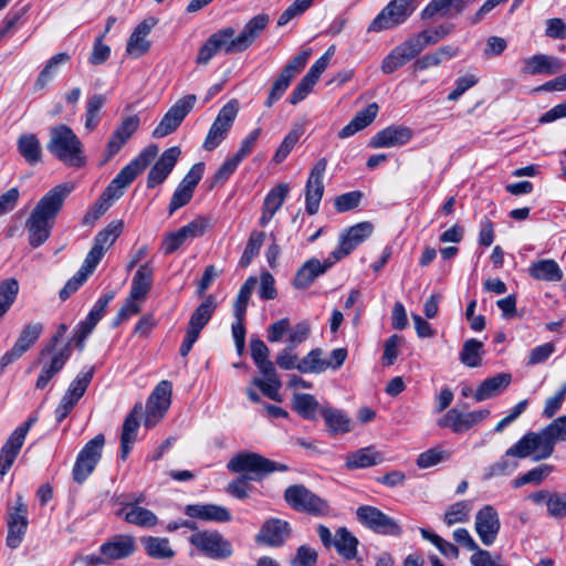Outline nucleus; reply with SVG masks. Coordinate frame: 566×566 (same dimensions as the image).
I'll return each instance as SVG.
<instances>
[{
    "mask_svg": "<svg viewBox=\"0 0 566 566\" xmlns=\"http://www.w3.org/2000/svg\"><path fill=\"white\" fill-rule=\"evenodd\" d=\"M143 413L142 403H136L124 420L120 434V458L126 460L137 438L138 417Z\"/></svg>",
    "mask_w": 566,
    "mask_h": 566,
    "instance_id": "31",
    "label": "nucleus"
},
{
    "mask_svg": "<svg viewBox=\"0 0 566 566\" xmlns=\"http://www.w3.org/2000/svg\"><path fill=\"white\" fill-rule=\"evenodd\" d=\"M70 353H65L63 349H53L48 355L40 353L39 361L42 365L41 373L36 380V388L43 389L51 378L57 374L65 365Z\"/></svg>",
    "mask_w": 566,
    "mask_h": 566,
    "instance_id": "29",
    "label": "nucleus"
},
{
    "mask_svg": "<svg viewBox=\"0 0 566 566\" xmlns=\"http://www.w3.org/2000/svg\"><path fill=\"white\" fill-rule=\"evenodd\" d=\"M412 130L407 126L390 125L377 132L368 146L374 149L403 146L412 138Z\"/></svg>",
    "mask_w": 566,
    "mask_h": 566,
    "instance_id": "22",
    "label": "nucleus"
},
{
    "mask_svg": "<svg viewBox=\"0 0 566 566\" xmlns=\"http://www.w3.org/2000/svg\"><path fill=\"white\" fill-rule=\"evenodd\" d=\"M490 416V410L481 409L470 412H461L457 408H452L438 420V426L441 428H449L454 433H463L475 424L482 422Z\"/></svg>",
    "mask_w": 566,
    "mask_h": 566,
    "instance_id": "14",
    "label": "nucleus"
},
{
    "mask_svg": "<svg viewBox=\"0 0 566 566\" xmlns=\"http://www.w3.org/2000/svg\"><path fill=\"white\" fill-rule=\"evenodd\" d=\"M69 193L67 185H59L36 202L24 223L28 241L32 248H39L48 241Z\"/></svg>",
    "mask_w": 566,
    "mask_h": 566,
    "instance_id": "3",
    "label": "nucleus"
},
{
    "mask_svg": "<svg viewBox=\"0 0 566 566\" xmlns=\"http://www.w3.org/2000/svg\"><path fill=\"white\" fill-rule=\"evenodd\" d=\"M565 67L562 59L548 54H535L523 60L521 73L524 75L560 73Z\"/></svg>",
    "mask_w": 566,
    "mask_h": 566,
    "instance_id": "24",
    "label": "nucleus"
},
{
    "mask_svg": "<svg viewBox=\"0 0 566 566\" xmlns=\"http://www.w3.org/2000/svg\"><path fill=\"white\" fill-rule=\"evenodd\" d=\"M229 471L245 473L228 485V492L237 499L248 497V480L260 481L272 472L286 471L285 464L274 462L255 452H241L234 455L227 464Z\"/></svg>",
    "mask_w": 566,
    "mask_h": 566,
    "instance_id": "4",
    "label": "nucleus"
},
{
    "mask_svg": "<svg viewBox=\"0 0 566 566\" xmlns=\"http://www.w3.org/2000/svg\"><path fill=\"white\" fill-rule=\"evenodd\" d=\"M24 441L19 434H10L6 443L0 449V475H6L13 465L19 455Z\"/></svg>",
    "mask_w": 566,
    "mask_h": 566,
    "instance_id": "43",
    "label": "nucleus"
},
{
    "mask_svg": "<svg viewBox=\"0 0 566 566\" xmlns=\"http://www.w3.org/2000/svg\"><path fill=\"white\" fill-rule=\"evenodd\" d=\"M303 134L304 127L302 125H295L287 133V135L282 140L281 145L276 149L273 156V161L275 164H281L283 160H285Z\"/></svg>",
    "mask_w": 566,
    "mask_h": 566,
    "instance_id": "51",
    "label": "nucleus"
},
{
    "mask_svg": "<svg viewBox=\"0 0 566 566\" xmlns=\"http://www.w3.org/2000/svg\"><path fill=\"white\" fill-rule=\"evenodd\" d=\"M528 274L538 281L558 282L563 279L560 266L552 259L533 262L528 268Z\"/></svg>",
    "mask_w": 566,
    "mask_h": 566,
    "instance_id": "39",
    "label": "nucleus"
},
{
    "mask_svg": "<svg viewBox=\"0 0 566 566\" xmlns=\"http://www.w3.org/2000/svg\"><path fill=\"white\" fill-rule=\"evenodd\" d=\"M334 263V260H326L322 263L315 258L310 259L296 272L293 281L294 287L298 290L308 287L316 277L323 275Z\"/></svg>",
    "mask_w": 566,
    "mask_h": 566,
    "instance_id": "32",
    "label": "nucleus"
},
{
    "mask_svg": "<svg viewBox=\"0 0 566 566\" xmlns=\"http://www.w3.org/2000/svg\"><path fill=\"white\" fill-rule=\"evenodd\" d=\"M378 109L379 107L376 103L367 105L364 109L359 111L355 115V117L338 132V137L342 139L348 138L356 134L357 132L367 127L376 118Z\"/></svg>",
    "mask_w": 566,
    "mask_h": 566,
    "instance_id": "38",
    "label": "nucleus"
},
{
    "mask_svg": "<svg viewBox=\"0 0 566 566\" xmlns=\"http://www.w3.org/2000/svg\"><path fill=\"white\" fill-rule=\"evenodd\" d=\"M317 552L308 545H301L291 560L292 566H315L317 563Z\"/></svg>",
    "mask_w": 566,
    "mask_h": 566,
    "instance_id": "64",
    "label": "nucleus"
},
{
    "mask_svg": "<svg viewBox=\"0 0 566 566\" xmlns=\"http://www.w3.org/2000/svg\"><path fill=\"white\" fill-rule=\"evenodd\" d=\"M144 545L146 553L153 558L167 559L175 555L167 538L148 536L144 538Z\"/></svg>",
    "mask_w": 566,
    "mask_h": 566,
    "instance_id": "49",
    "label": "nucleus"
},
{
    "mask_svg": "<svg viewBox=\"0 0 566 566\" xmlns=\"http://www.w3.org/2000/svg\"><path fill=\"white\" fill-rule=\"evenodd\" d=\"M269 22L270 17L265 13H260L247 22L242 31L238 34V42L242 44L244 50L260 36Z\"/></svg>",
    "mask_w": 566,
    "mask_h": 566,
    "instance_id": "42",
    "label": "nucleus"
},
{
    "mask_svg": "<svg viewBox=\"0 0 566 566\" xmlns=\"http://www.w3.org/2000/svg\"><path fill=\"white\" fill-rule=\"evenodd\" d=\"M189 542L203 555L212 559H226L233 553L231 543L218 531H199L190 535Z\"/></svg>",
    "mask_w": 566,
    "mask_h": 566,
    "instance_id": "8",
    "label": "nucleus"
},
{
    "mask_svg": "<svg viewBox=\"0 0 566 566\" xmlns=\"http://www.w3.org/2000/svg\"><path fill=\"white\" fill-rule=\"evenodd\" d=\"M470 504L467 501H460L449 506L444 513V523L449 526L463 523L469 520Z\"/></svg>",
    "mask_w": 566,
    "mask_h": 566,
    "instance_id": "61",
    "label": "nucleus"
},
{
    "mask_svg": "<svg viewBox=\"0 0 566 566\" xmlns=\"http://www.w3.org/2000/svg\"><path fill=\"white\" fill-rule=\"evenodd\" d=\"M566 441V416L553 420L538 432H527L517 442L510 447L503 457L489 467L486 478L501 476L511 473L517 468V462L511 458L525 459L532 457L534 461L549 458L557 441Z\"/></svg>",
    "mask_w": 566,
    "mask_h": 566,
    "instance_id": "1",
    "label": "nucleus"
},
{
    "mask_svg": "<svg viewBox=\"0 0 566 566\" xmlns=\"http://www.w3.org/2000/svg\"><path fill=\"white\" fill-rule=\"evenodd\" d=\"M171 384L168 380H161L150 394L147 406L163 407L168 409L170 406Z\"/></svg>",
    "mask_w": 566,
    "mask_h": 566,
    "instance_id": "59",
    "label": "nucleus"
},
{
    "mask_svg": "<svg viewBox=\"0 0 566 566\" xmlns=\"http://www.w3.org/2000/svg\"><path fill=\"white\" fill-rule=\"evenodd\" d=\"M384 461V454L374 446H368L347 453L345 467L347 470L367 469L381 464Z\"/></svg>",
    "mask_w": 566,
    "mask_h": 566,
    "instance_id": "33",
    "label": "nucleus"
},
{
    "mask_svg": "<svg viewBox=\"0 0 566 566\" xmlns=\"http://www.w3.org/2000/svg\"><path fill=\"white\" fill-rule=\"evenodd\" d=\"M94 373H95V366L90 365V366H85L77 374L75 381L73 384V405L84 396L88 385L92 381Z\"/></svg>",
    "mask_w": 566,
    "mask_h": 566,
    "instance_id": "62",
    "label": "nucleus"
},
{
    "mask_svg": "<svg viewBox=\"0 0 566 566\" xmlns=\"http://www.w3.org/2000/svg\"><path fill=\"white\" fill-rule=\"evenodd\" d=\"M256 277L250 276L240 287L239 294L233 305V315L235 318H245V312L249 304V300L256 285Z\"/></svg>",
    "mask_w": 566,
    "mask_h": 566,
    "instance_id": "52",
    "label": "nucleus"
},
{
    "mask_svg": "<svg viewBox=\"0 0 566 566\" xmlns=\"http://www.w3.org/2000/svg\"><path fill=\"white\" fill-rule=\"evenodd\" d=\"M19 293V282L13 279H6L0 282V318L9 311Z\"/></svg>",
    "mask_w": 566,
    "mask_h": 566,
    "instance_id": "53",
    "label": "nucleus"
},
{
    "mask_svg": "<svg viewBox=\"0 0 566 566\" xmlns=\"http://www.w3.org/2000/svg\"><path fill=\"white\" fill-rule=\"evenodd\" d=\"M327 167L326 158H321L312 168L305 186V209L311 216L318 211L324 195L323 177Z\"/></svg>",
    "mask_w": 566,
    "mask_h": 566,
    "instance_id": "16",
    "label": "nucleus"
},
{
    "mask_svg": "<svg viewBox=\"0 0 566 566\" xmlns=\"http://www.w3.org/2000/svg\"><path fill=\"white\" fill-rule=\"evenodd\" d=\"M48 150L65 164L71 163V128L60 124L50 128V139L46 144Z\"/></svg>",
    "mask_w": 566,
    "mask_h": 566,
    "instance_id": "27",
    "label": "nucleus"
},
{
    "mask_svg": "<svg viewBox=\"0 0 566 566\" xmlns=\"http://www.w3.org/2000/svg\"><path fill=\"white\" fill-rule=\"evenodd\" d=\"M28 525V506L22 495L18 494L15 504L8 510V534L6 538L8 547L14 549L20 546L27 533Z\"/></svg>",
    "mask_w": 566,
    "mask_h": 566,
    "instance_id": "12",
    "label": "nucleus"
},
{
    "mask_svg": "<svg viewBox=\"0 0 566 566\" xmlns=\"http://www.w3.org/2000/svg\"><path fill=\"white\" fill-rule=\"evenodd\" d=\"M115 294L114 292H108L101 296L90 311L87 317L80 322L77 326V332L75 335H73V340H75L76 347L80 350L84 349V342L87 338L88 335L92 334L97 323L102 319L104 316L105 310L108 306V304L113 301Z\"/></svg>",
    "mask_w": 566,
    "mask_h": 566,
    "instance_id": "17",
    "label": "nucleus"
},
{
    "mask_svg": "<svg viewBox=\"0 0 566 566\" xmlns=\"http://www.w3.org/2000/svg\"><path fill=\"white\" fill-rule=\"evenodd\" d=\"M293 409L304 419L313 420L318 408V401L310 394H295L292 400Z\"/></svg>",
    "mask_w": 566,
    "mask_h": 566,
    "instance_id": "50",
    "label": "nucleus"
},
{
    "mask_svg": "<svg viewBox=\"0 0 566 566\" xmlns=\"http://www.w3.org/2000/svg\"><path fill=\"white\" fill-rule=\"evenodd\" d=\"M208 224V219L198 217L188 224L181 227L179 230L166 234L161 245L164 253L171 254L187 240H192L203 235Z\"/></svg>",
    "mask_w": 566,
    "mask_h": 566,
    "instance_id": "15",
    "label": "nucleus"
},
{
    "mask_svg": "<svg viewBox=\"0 0 566 566\" xmlns=\"http://www.w3.org/2000/svg\"><path fill=\"white\" fill-rule=\"evenodd\" d=\"M357 520L371 531L382 534L398 536L402 530L399 524L386 515L379 509L370 505H361L356 511Z\"/></svg>",
    "mask_w": 566,
    "mask_h": 566,
    "instance_id": "13",
    "label": "nucleus"
},
{
    "mask_svg": "<svg viewBox=\"0 0 566 566\" xmlns=\"http://www.w3.org/2000/svg\"><path fill=\"white\" fill-rule=\"evenodd\" d=\"M512 376L510 374H497L494 377L486 378L483 380L473 397L475 401H484L500 395L511 384Z\"/></svg>",
    "mask_w": 566,
    "mask_h": 566,
    "instance_id": "37",
    "label": "nucleus"
},
{
    "mask_svg": "<svg viewBox=\"0 0 566 566\" xmlns=\"http://www.w3.org/2000/svg\"><path fill=\"white\" fill-rule=\"evenodd\" d=\"M453 24L444 23L433 29L423 30L415 36L420 42L422 50H424L427 46L436 44L449 35L453 31Z\"/></svg>",
    "mask_w": 566,
    "mask_h": 566,
    "instance_id": "54",
    "label": "nucleus"
},
{
    "mask_svg": "<svg viewBox=\"0 0 566 566\" xmlns=\"http://www.w3.org/2000/svg\"><path fill=\"white\" fill-rule=\"evenodd\" d=\"M291 532L292 528L287 521L272 517L262 524L255 541L271 547H279L290 537Z\"/></svg>",
    "mask_w": 566,
    "mask_h": 566,
    "instance_id": "21",
    "label": "nucleus"
},
{
    "mask_svg": "<svg viewBox=\"0 0 566 566\" xmlns=\"http://www.w3.org/2000/svg\"><path fill=\"white\" fill-rule=\"evenodd\" d=\"M157 23V18L148 17L134 29L127 41V54L132 55L133 57H140L149 51L150 42L147 40V35Z\"/></svg>",
    "mask_w": 566,
    "mask_h": 566,
    "instance_id": "28",
    "label": "nucleus"
},
{
    "mask_svg": "<svg viewBox=\"0 0 566 566\" xmlns=\"http://www.w3.org/2000/svg\"><path fill=\"white\" fill-rule=\"evenodd\" d=\"M158 155V146L149 145L126 165L109 182L98 200L88 208L82 224L93 227L95 222L119 199L124 190L143 172Z\"/></svg>",
    "mask_w": 566,
    "mask_h": 566,
    "instance_id": "2",
    "label": "nucleus"
},
{
    "mask_svg": "<svg viewBox=\"0 0 566 566\" xmlns=\"http://www.w3.org/2000/svg\"><path fill=\"white\" fill-rule=\"evenodd\" d=\"M482 353L483 343L475 338H470L463 344L462 350L460 352V360L468 367H479L482 363Z\"/></svg>",
    "mask_w": 566,
    "mask_h": 566,
    "instance_id": "47",
    "label": "nucleus"
},
{
    "mask_svg": "<svg viewBox=\"0 0 566 566\" xmlns=\"http://www.w3.org/2000/svg\"><path fill=\"white\" fill-rule=\"evenodd\" d=\"M450 455L451 453L449 451H446L440 447L431 448L421 452L418 455L416 463L420 469H428L448 460Z\"/></svg>",
    "mask_w": 566,
    "mask_h": 566,
    "instance_id": "58",
    "label": "nucleus"
},
{
    "mask_svg": "<svg viewBox=\"0 0 566 566\" xmlns=\"http://www.w3.org/2000/svg\"><path fill=\"white\" fill-rule=\"evenodd\" d=\"M124 223L122 220H113L94 237L93 245L86 254L81 268L73 275V292L80 289L94 273L105 253L122 234Z\"/></svg>",
    "mask_w": 566,
    "mask_h": 566,
    "instance_id": "5",
    "label": "nucleus"
},
{
    "mask_svg": "<svg viewBox=\"0 0 566 566\" xmlns=\"http://www.w3.org/2000/svg\"><path fill=\"white\" fill-rule=\"evenodd\" d=\"M104 104L105 97L103 95L95 94L88 98L85 114V128L87 130H93L97 127L99 123V111Z\"/></svg>",
    "mask_w": 566,
    "mask_h": 566,
    "instance_id": "56",
    "label": "nucleus"
},
{
    "mask_svg": "<svg viewBox=\"0 0 566 566\" xmlns=\"http://www.w3.org/2000/svg\"><path fill=\"white\" fill-rule=\"evenodd\" d=\"M233 28H224L210 35L211 44L216 45L218 52L224 51L227 54H233L244 51L242 44L238 42V35L234 38Z\"/></svg>",
    "mask_w": 566,
    "mask_h": 566,
    "instance_id": "44",
    "label": "nucleus"
},
{
    "mask_svg": "<svg viewBox=\"0 0 566 566\" xmlns=\"http://www.w3.org/2000/svg\"><path fill=\"white\" fill-rule=\"evenodd\" d=\"M500 528V517L492 505H484L476 512L474 530L485 546H491L495 542Z\"/></svg>",
    "mask_w": 566,
    "mask_h": 566,
    "instance_id": "19",
    "label": "nucleus"
},
{
    "mask_svg": "<svg viewBox=\"0 0 566 566\" xmlns=\"http://www.w3.org/2000/svg\"><path fill=\"white\" fill-rule=\"evenodd\" d=\"M180 154V148L177 146L170 147L161 154L148 172L147 188H155L167 179L176 166Z\"/></svg>",
    "mask_w": 566,
    "mask_h": 566,
    "instance_id": "25",
    "label": "nucleus"
},
{
    "mask_svg": "<svg viewBox=\"0 0 566 566\" xmlns=\"http://www.w3.org/2000/svg\"><path fill=\"white\" fill-rule=\"evenodd\" d=\"M135 539L130 535H115L109 541L102 544L101 556L97 563L107 564L113 560L126 558L135 552Z\"/></svg>",
    "mask_w": 566,
    "mask_h": 566,
    "instance_id": "20",
    "label": "nucleus"
},
{
    "mask_svg": "<svg viewBox=\"0 0 566 566\" xmlns=\"http://www.w3.org/2000/svg\"><path fill=\"white\" fill-rule=\"evenodd\" d=\"M115 515L139 527H153L158 523V517L153 511L136 503H122Z\"/></svg>",
    "mask_w": 566,
    "mask_h": 566,
    "instance_id": "30",
    "label": "nucleus"
},
{
    "mask_svg": "<svg viewBox=\"0 0 566 566\" xmlns=\"http://www.w3.org/2000/svg\"><path fill=\"white\" fill-rule=\"evenodd\" d=\"M470 563L472 566H510L503 562L501 555L493 556L491 552L482 548L471 555Z\"/></svg>",
    "mask_w": 566,
    "mask_h": 566,
    "instance_id": "63",
    "label": "nucleus"
},
{
    "mask_svg": "<svg viewBox=\"0 0 566 566\" xmlns=\"http://www.w3.org/2000/svg\"><path fill=\"white\" fill-rule=\"evenodd\" d=\"M69 325L66 323H61L55 333L50 338L49 343L42 349V355H48L53 349H63L65 353H69V346L71 344V338L67 336Z\"/></svg>",
    "mask_w": 566,
    "mask_h": 566,
    "instance_id": "57",
    "label": "nucleus"
},
{
    "mask_svg": "<svg viewBox=\"0 0 566 566\" xmlns=\"http://www.w3.org/2000/svg\"><path fill=\"white\" fill-rule=\"evenodd\" d=\"M239 112V102L229 101L218 113L212 123L202 147L211 151L216 149L228 136Z\"/></svg>",
    "mask_w": 566,
    "mask_h": 566,
    "instance_id": "9",
    "label": "nucleus"
},
{
    "mask_svg": "<svg viewBox=\"0 0 566 566\" xmlns=\"http://www.w3.org/2000/svg\"><path fill=\"white\" fill-rule=\"evenodd\" d=\"M321 416L331 436L346 434L353 430V420L345 410L323 407Z\"/></svg>",
    "mask_w": 566,
    "mask_h": 566,
    "instance_id": "34",
    "label": "nucleus"
},
{
    "mask_svg": "<svg viewBox=\"0 0 566 566\" xmlns=\"http://www.w3.org/2000/svg\"><path fill=\"white\" fill-rule=\"evenodd\" d=\"M189 517L218 523L230 522L232 516L230 511L217 504H189L185 509Z\"/></svg>",
    "mask_w": 566,
    "mask_h": 566,
    "instance_id": "35",
    "label": "nucleus"
},
{
    "mask_svg": "<svg viewBox=\"0 0 566 566\" xmlns=\"http://www.w3.org/2000/svg\"><path fill=\"white\" fill-rule=\"evenodd\" d=\"M104 443V436L97 434L84 446L73 465V480L81 483L91 475L101 460Z\"/></svg>",
    "mask_w": 566,
    "mask_h": 566,
    "instance_id": "11",
    "label": "nucleus"
},
{
    "mask_svg": "<svg viewBox=\"0 0 566 566\" xmlns=\"http://www.w3.org/2000/svg\"><path fill=\"white\" fill-rule=\"evenodd\" d=\"M43 331L44 325L40 322L24 325L12 348L3 354V360L15 361L19 359L36 343Z\"/></svg>",
    "mask_w": 566,
    "mask_h": 566,
    "instance_id": "23",
    "label": "nucleus"
},
{
    "mask_svg": "<svg viewBox=\"0 0 566 566\" xmlns=\"http://www.w3.org/2000/svg\"><path fill=\"white\" fill-rule=\"evenodd\" d=\"M70 60V55L65 52L59 53L52 56L44 69L40 72L35 87L42 90L46 84L57 74V71L62 64H65Z\"/></svg>",
    "mask_w": 566,
    "mask_h": 566,
    "instance_id": "48",
    "label": "nucleus"
},
{
    "mask_svg": "<svg viewBox=\"0 0 566 566\" xmlns=\"http://www.w3.org/2000/svg\"><path fill=\"white\" fill-rule=\"evenodd\" d=\"M153 285V268L149 263L142 264L133 276L129 296L144 301Z\"/></svg>",
    "mask_w": 566,
    "mask_h": 566,
    "instance_id": "40",
    "label": "nucleus"
},
{
    "mask_svg": "<svg viewBox=\"0 0 566 566\" xmlns=\"http://www.w3.org/2000/svg\"><path fill=\"white\" fill-rule=\"evenodd\" d=\"M289 192L290 186L287 184H279L277 186L272 188L265 196L263 208L268 209L270 212L276 213V211L284 203Z\"/></svg>",
    "mask_w": 566,
    "mask_h": 566,
    "instance_id": "55",
    "label": "nucleus"
},
{
    "mask_svg": "<svg viewBox=\"0 0 566 566\" xmlns=\"http://www.w3.org/2000/svg\"><path fill=\"white\" fill-rule=\"evenodd\" d=\"M552 470L553 468L548 464H543L537 468H534L524 473L523 475L518 476L517 479H515L513 481V486L521 488L530 483L539 484L548 476Z\"/></svg>",
    "mask_w": 566,
    "mask_h": 566,
    "instance_id": "60",
    "label": "nucleus"
},
{
    "mask_svg": "<svg viewBox=\"0 0 566 566\" xmlns=\"http://www.w3.org/2000/svg\"><path fill=\"white\" fill-rule=\"evenodd\" d=\"M284 500L287 505L296 512L313 516H326L331 513L328 502L303 484H293L286 488L284 491Z\"/></svg>",
    "mask_w": 566,
    "mask_h": 566,
    "instance_id": "6",
    "label": "nucleus"
},
{
    "mask_svg": "<svg viewBox=\"0 0 566 566\" xmlns=\"http://www.w3.org/2000/svg\"><path fill=\"white\" fill-rule=\"evenodd\" d=\"M197 102L195 94H188L179 98L164 115L159 124L153 130L154 138H163L174 133L191 112Z\"/></svg>",
    "mask_w": 566,
    "mask_h": 566,
    "instance_id": "10",
    "label": "nucleus"
},
{
    "mask_svg": "<svg viewBox=\"0 0 566 566\" xmlns=\"http://www.w3.org/2000/svg\"><path fill=\"white\" fill-rule=\"evenodd\" d=\"M140 119L138 115L127 116L120 122L106 144V160L111 159L120 150V148L138 129Z\"/></svg>",
    "mask_w": 566,
    "mask_h": 566,
    "instance_id": "26",
    "label": "nucleus"
},
{
    "mask_svg": "<svg viewBox=\"0 0 566 566\" xmlns=\"http://www.w3.org/2000/svg\"><path fill=\"white\" fill-rule=\"evenodd\" d=\"M358 539L346 528L339 527L336 531L334 547L337 553L347 560L354 559L357 555Z\"/></svg>",
    "mask_w": 566,
    "mask_h": 566,
    "instance_id": "45",
    "label": "nucleus"
},
{
    "mask_svg": "<svg viewBox=\"0 0 566 566\" xmlns=\"http://www.w3.org/2000/svg\"><path fill=\"white\" fill-rule=\"evenodd\" d=\"M324 352L322 348L310 350L297 364L296 369L302 374H322L325 371Z\"/></svg>",
    "mask_w": 566,
    "mask_h": 566,
    "instance_id": "46",
    "label": "nucleus"
},
{
    "mask_svg": "<svg viewBox=\"0 0 566 566\" xmlns=\"http://www.w3.org/2000/svg\"><path fill=\"white\" fill-rule=\"evenodd\" d=\"M417 0H391L371 21L368 32H380L403 23L416 10Z\"/></svg>",
    "mask_w": 566,
    "mask_h": 566,
    "instance_id": "7",
    "label": "nucleus"
},
{
    "mask_svg": "<svg viewBox=\"0 0 566 566\" xmlns=\"http://www.w3.org/2000/svg\"><path fill=\"white\" fill-rule=\"evenodd\" d=\"M17 147L19 154L29 165L34 166L42 160L41 143L35 134H22L18 138Z\"/></svg>",
    "mask_w": 566,
    "mask_h": 566,
    "instance_id": "41",
    "label": "nucleus"
},
{
    "mask_svg": "<svg viewBox=\"0 0 566 566\" xmlns=\"http://www.w3.org/2000/svg\"><path fill=\"white\" fill-rule=\"evenodd\" d=\"M373 230V224L367 221L348 228L340 234L338 248L331 253L333 260L336 262L348 255L356 247L371 235Z\"/></svg>",
    "mask_w": 566,
    "mask_h": 566,
    "instance_id": "18",
    "label": "nucleus"
},
{
    "mask_svg": "<svg viewBox=\"0 0 566 566\" xmlns=\"http://www.w3.org/2000/svg\"><path fill=\"white\" fill-rule=\"evenodd\" d=\"M217 304L214 297L209 295L191 314L186 332L200 336L201 331L211 319Z\"/></svg>",
    "mask_w": 566,
    "mask_h": 566,
    "instance_id": "36",
    "label": "nucleus"
}]
</instances>
